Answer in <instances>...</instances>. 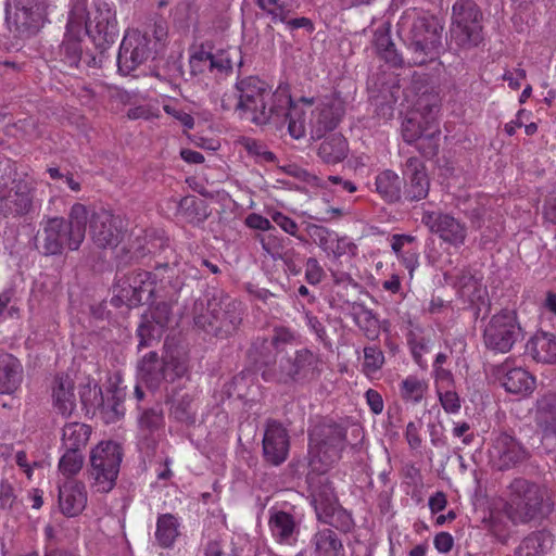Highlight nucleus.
<instances>
[{
	"label": "nucleus",
	"mask_w": 556,
	"mask_h": 556,
	"mask_svg": "<svg viewBox=\"0 0 556 556\" xmlns=\"http://www.w3.org/2000/svg\"><path fill=\"white\" fill-rule=\"evenodd\" d=\"M553 507L547 489L533 481L515 478L508 485L505 510L515 523L542 520L553 511Z\"/></svg>",
	"instance_id": "1"
},
{
	"label": "nucleus",
	"mask_w": 556,
	"mask_h": 556,
	"mask_svg": "<svg viewBox=\"0 0 556 556\" xmlns=\"http://www.w3.org/2000/svg\"><path fill=\"white\" fill-rule=\"evenodd\" d=\"M195 303L194 324L207 334L219 339L232 336L242 323L243 307L241 302L223 291H215L206 302Z\"/></svg>",
	"instance_id": "2"
},
{
	"label": "nucleus",
	"mask_w": 556,
	"mask_h": 556,
	"mask_svg": "<svg viewBox=\"0 0 556 556\" xmlns=\"http://www.w3.org/2000/svg\"><path fill=\"white\" fill-rule=\"evenodd\" d=\"M88 222L87 207L75 203L68 213V219L63 217L49 218L40 236L45 255H59L65 248L77 251L85 240Z\"/></svg>",
	"instance_id": "3"
},
{
	"label": "nucleus",
	"mask_w": 556,
	"mask_h": 556,
	"mask_svg": "<svg viewBox=\"0 0 556 556\" xmlns=\"http://www.w3.org/2000/svg\"><path fill=\"white\" fill-rule=\"evenodd\" d=\"M324 369L319 354L307 348L296 350L293 356L280 358L278 363L265 365L262 378L279 384L306 383L318 379Z\"/></svg>",
	"instance_id": "4"
},
{
	"label": "nucleus",
	"mask_w": 556,
	"mask_h": 556,
	"mask_svg": "<svg viewBox=\"0 0 556 556\" xmlns=\"http://www.w3.org/2000/svg\"><path fill=\"white\" fill-rule=\"evenodd\" d=\"M235 94H225L222 99L224 110H235L241 117L251 122H264L267 116L263 101H268L270 86L257 76H247L238 79L235 85Z\"/></svg>",
	"instance_id": "5"
},
{
	"label": "nucleus",
	"mask_w": 556,
	"mask_h": 556,
	"mask_svg": "<svg viewBox=\"0 0 556 556\" xmlns=\"http://www.w3.org/2000/svg\"><path fill=\"white\" fill-rule=\"evenodd\" d=\"M346 428L332 420H324L309 432V464L320 471L341 458L345 448Z\"/></svg>",
	"instance_id": "6"
},
{
	"label": "nucleus",
	"mask_w": 556,
	"mask_h": 556,
	"mask_svg": "<svg viewBox=\"0 0 556 556\" xmlns=\"http://www.w3.org/2000/svg\"><path fill=\"white\" fill-rule=\"evenodd\" d=\"M443 22L434 15H421L414 20L409 31L410 62L421 66L437 60L443 50Z\"/></svg>",
	"instance_id": "7"
},
{
	"label": "nucleus",
	"mask_w": 556,
	"mask_h": 556,
	"mask_svg": "<svg viewBox=\"0 0 556 556\" xmlns=\"http://www.w3.org/2000/svg\"><path fill=\"white\" fill-rule=\"evenodd\" d=\"M484 39L483 13L472 0H457L452 7L450 46L471 49Z\"/></svg>",
	"instance_id": "8"
},
{
	"label": "nucleus",
	"mask_w": 556,
	"mask_h": 556,
	"mask_svg": "<svg viewBox=\"0 0 556 556\" xmlns=\"http://www.w3.org/2000/svg\"><path fill=\"white\" fill-rule=\"evenodd\" d=\"M268 101H264V111L267 115L264 122H253L256 125L273 124L277 129L288 124V132L294 139L305 136V113L295 104L286 90L269 92Z\"/></svg>",
	"instance_id": "9"
},
{
	"label": "nucleus",
	"mask_w": 556,
	"mask_h": 556,
	"mask_svg": "<svg viewBox=\"0 0 556 556\" xmlns=\"http://www.w3.org/2000/svg\"><path fill=\"white\" fill-rule=\"evenodd\" d=\"M123 458L122 446L113 441L100 442L90 452L89 476L98 492H110L119 472Z\"/></svg>",
	"instance_id": "10"
},
{
	"label": "nucleus",
	"mask_w": 556,
	"mask_h": 556,
	"mask_svg": "<svg viewBox=\"0 0 556 556\" xmlns=\"http://www.w3.org/2000/svg\"><path fill=\"white\" fill-rule=\"evenodd\" d=\"M106 23L104 36L112 39L118 37V28L115 11L104 1H94L88 9L86 2L77 1L73 4L68 14V30L87 34V25L100 27Z\"/></svg>",
	"instance_id": "11"
},
{
	"label": "nucleus",
	"mask_w": 556,
	"mask_h": 556,
	"mask_svg": "<svg viewBox=\"0 0 556 556\" xmlns=\"http://www.w3.org/2000/svg\"><path fill=\"white\" fill-rule=\"evenodd\" d=\"M484 344L489 350L507 353L514 344L523 339L520 325L514 312L503 311L492 316L483 332Z\"/></svg>",
	"instance_id": "12"
},
{
	"label": "nucleus",
	"mask_w": 556,
	"mask_h": 556,
	"mask_svg": "<svg viewBox=\"0 0 556 556\" xmlns=\"http://www.w3.org/2000/svg\"><path fill=\"white\" fill-rule=\"evenodd\" d=\"M31 181L27 178L9 177L0 180V214L4 217L9 215L21 216L27 214L33 206Z\"/></svg>",
	"instance_id": "13"
},
{
	"label": "nucleus",
	"mask_w": 556,
	"mask_h": 556,
	"mask_svg": "<svg viewBox=\"0 0 556 556\" xmlns=\"http://www.w3.org/2000/svg\"><path fill=\"white\" fill-rule=\"evenodd\" d=\"M150 38L138 29H129L124 35L117 54L118 72L129 75L152 55Z\"/></svg>",
	"instance_id": "14"
},
{
	"label": "nucleus",
	"mask_w": 556,
	"mask_h": 556,
	"mask_svg": "<svg viewBox=\"0 0 556 556\" xmlns=\"http://www.w3.org/2000/svg\"><path fill=\"white\" fill-rule=\"evenodd\" d=\"M46 14V0H15L14 12L7 10V20L21 36H31L42 27Z\"/></svg>",
	"instance_id": "15"
},
{
	"label": "nucleus",
	"mask_w": 556,
	"mask_h": 556,
	"mask_svg": "<svg viewBox=\"0 0 556 556\" xmlns=\"http://www.w3.org/2000/svg\"><path fill=\"white\" fill-rule=\"evenodd\" d=\"M93 243L100 249H114L123 239V223L110 211L100 208L88 217Z\"/></svg>",
	"instance_id": "16"
},
{
	"label": "nucleus",
	"mask_w": 556,
	"mask_h": 556,
	"mask_svg": "<svg viewBox=\"0 0 556 556\" xmlns=\"http://www.w3.org/2000/svg\"><path fill=\"white\" fill-rule=\"evenodd\" d=\"M489 457L493 467L507 470L529 458V452L514 437L501 432L492 441Z\"/></svg>",
	"instance_id": "17"
},
{
	"label": "nucleus",
	"mask_w": 556,
	"mask_h": 556,
	"mask_svg": "<svg viewBox=\"0 0 556 556\" xmlns=\"http://www.w3.org/2000/svg\"><path fill=\"white\" fill-rule=\"evenodd\" d=\"M421 222L445 243L459 248L465 244L467 226L454 216L441 212H425Z\"/></svg>",
	"instance_id": "18"
},
{
	"label": "nucleus",
	"mask_w": 556,
	"mask_h": 556,
	"mask_svg": "<svg viewBox=\"0 0 556 556\" xmlns=\"http://www.w3.org/2000/svg\"><path fill=\"white\" fill-rule=\"evenodd\" d=\"M262 445L265 462L271 466L283 464L290 451V435L287 428L276 419H267Z\"/></svg>",
	"instance_id": "19"
},
{
	"label": "nucleus",
	"mask_w": 556,
	"mask_h": 556,
	"mask_svg": "<svg viewBox=\"0 0 556 556\" xmlns=\"http://www.w3.org/2000/svg\"><path fill=\"white\" fill-rule=\"evenodd\" d=\"M150 280L149 271H139L132 277L127 278L123 281V285L118 286L119 292L112 296L111 304L114 307H127L138 306L144 296L149 298L153 294L154 288Z\"/></svg>",
	"instance_id": "20"
},
{
	"label": "nucleus",
	"mask_w": 556,
	"mask_h": 556,
	"mask_svg": "<svg viewBox=\"0 0 556 556\" xmlns=\"http://www.w3.org/2000/svg\"><path fill=\"white\" fill-rule=\"evenodd\" d=\"M344 114L342 103L337 99L321 102L311 112V135L313 139H320L326 132L333 130Z\"/></svg>",
	"instance_id": "21"
},
{
	"label": "nucleus",
	"mask_w": 556,
	"mask_h": 556,
	"mask_svg": "<svg viewBox=\"0 0 556 556\" xmlns=\"http://www.w3.org/2000/svg\"><path fill=\"white\" fill-rule=\"evenodd\" d=\"M164 427V412L161 405L144 408L138 416V444L140 448L153 452L159 442V432Z\"/></svg>",
	"instance_id": "22"
},
{
	"label": "nucleus",
	"mask_w": 556,
	"mask_h": 556,
	"mask_svg": "<svg viewBox=\"0 0 556 556\" xmlns=\"http://www.w3.org/2000/svg\"><path fill=\"white\" fill-rule=\"evenodd\" d=\"M238 54L237 49L220 50L216 53L200 50L192 54L189 60L190 71L192 75L210 73H228L232 70L231 55Z\"/></svg>",
	"instance_id": "23"
},
{
	"label": "nucleus",
	"mask_w": 556,
	"mask_h": 556,
	"mask_svg": "<svg viewBox=\"0 0 556 556\" xmlns=\"http://www.w3.org/2000/svg\"><path fill=\"white\" fill-rule=\"evenodd\" d=\"M403 175L406 179L405 198L409 201H420L429 193L430 181L424 163L415 156L408 157L404 165Z\"/></svg>",
	"instance_id": "24"
},
{
	"label": "nucleus",
	"mask_w": 556,
	"mask_h": 556,
	"mask_svg": "<svg viewBox=\"0 0 556 556\" xmlns=\"http://www.w3.org/2000/svg\"><path fill=\"white\" fill-rule=\"evenodd\" d=\"M496 377L504 389L513 394H529L534 390L535 379L521 367L510 368L507 363L495 370Z\"/></svg>",
	"instance_id": "25"
},
{
	"label": "nucleus",
	"mask_w": 556,
	"mask_h": 556,
	"mask_svg": "<svg viewBox=\"0 0 556 556\" xmlns=\"http://www.w3.org/2000/svg\"><path fill=\"white\" fill-rule=\"evenodd\" d=\"M151 321L139 326L137 333L139 337V348L151 345V341L160 337L162 330L167 327L172 320V306L167 302L157 303L151 311Z\"/></svg>",
	"instance_id": "26"
},
{
	"label": "nucleus",
	"mask_w": 556,
	"mask_h": 556,
	"mask_svg": "<svg viewBox=\"0 0 556 556\" xmlns=\"http://www.w3.org/2000/svg\"><path fill=\"white\" fill-rule=\"evenodd\" d=\"M418 111L407 116L402 123V136L407 143H414L426 131V121L438 113L435 103H425L424 99L418 101Z\"/></svg>",
	"instance_id": "27"
},
{
	"label": "nucleus",
	"mask_w": 556,
	"mask_h": 556,
	"mask_svg": "<svg viewBox=\"0 0 556 556\" xmlns=\"http://www.w3.org/2000/svg\"><path fill=\"white\" fill-rule=\"evenodd\" d=\"M87 503V493L81 482L71 480L59 489V506L61 511L74 517L83 511Z\"/></svg>",
	"instance_id": "28"
},
{
	"label": "nucleus",
	"mask_w": 556,
	"mask_h": 556,
	"mask_svg": "<svg viewBox=\"0 0 556 556\" xmlns=\"http://www.w3.org/2000/svg\"><path fill=\"white\" fill-rule=\"evenodd\" d=\"M53 409L63 417H70L76 408L74 382L68 376H58L52 387Z\"/></svg>",
	"instance_id": "29"
},
{
	"label": "nucleus",
	"mask_w": 556,
	"mask_h": 556,
	"mask_svg": "<svg viewBox=\"0 0 556 556\" xmlns=\"http://www.w3.org/2000/svg\"><path fill=\"white\" fill-rule=\"evenodd\" d=\"M268 525L278 543L293 545L296 542L300 529L291 514L282 510L275 511L270 515Z\"/></svg>",
	"instance_id": "30"
},
{
	"label": "nucleus",
	"mask_w": 556,
	"mask_h": 556,
	"mask_svg": "<svg viewBox=\"0 0 556 556\" xmlns=\"http://www.w3.org/2000/svg\"><path fill=\"white\" fill-rule=\"evenodd\" d=\"M83 33L70 31L68 23L66 24L65 38L59 47V61L62 70L68 72L77 68L83 60V49L80 45V35Z\"/></svg>",
	"instance_id": "31"
},
{
	"label": "nucleus",
	"mask_w": 556,
	"mask_h": 556,
	"mask_svg": "<svg viewBox=\"0 0 556 556\" xmlns=\"http://www.w3.org/2000/svg\"><path fill=\"white\" fill-rule=\"evenodd\" d=\"M23 367L20 361L11 354L0 355V393L11 394L21 384Z\"/></svg>",
	"instance_id": "32"
},
{
	"label": "nucleus",
	"mask_w": 556,
	"mask_h": 556,
	"mask_svg": "<svg viewBox=\"0 0 556 556\" xmlns=\"http://www.w3.org/2000/svg\"><path fill=\"white\" fill-rule=\"evenodd\" d=\"M536 425L542 429L545 437L556 435V394L547 393L536 401L535 409Z\"/></svg>",
	"instance_id": "33"
},
{
	"label": "nucleus",
	"mask_w": 556,
	"mask_h": 556,
	"mask_svg": "<svg viewBox=\"0 0 556 556\" xmlns=\"http://www.w3.org/2000/svg\"><path fill=\"white\" fill-rule=\"evenodd\" d=\"M527 351L540 363H556V337L548 332H536L528 342Z\"/></svg>",
	"instance_id": "34"
},
{
	"label": "nucleus",
	"mask_w": 556,
	"mask_h": 556,
	"mask_svg": "<svg viewBox=\"0 0 556 556\" xmlns=\"http://www.w3.org/2000/svg\"><path fill=\"white\" fill-rule=\"evenodd\" d=\"M312 504L319 521L328 517V514L339 506L331 482L328 480L319 481L312 493Z\"/></svg>",
	"instance_id": "35"
},
{
	"label": "nucleus",
	"mask_w": 556,
	"mask_h": 556,
	"mask_svg": "<svg viewBox=\"0 0 556 556\" xmlns=\"http://www.w3.org/2000/svg\"><path fill=\"white\" fill-rule=\"evenodd\" d=\"M552 545L553 535L548 531H533L521 541L516 556H545Z\"/></svg>",
	"instance_id": "36"
},
{
	"label": "nucleus",
	"mask_w": 556,
	"mask_h": 556,
	"mask_svg": "<svg viewBox=\"0 0 556 556\" xmlns=\"http://www.w3.org/2000/svg\"><path fill=\"white\" fill-rule=\"evenodd\" d=\"M169 416L186 426L194 425L197 421L194 396L190 393H175L170 400Z\"/></svg>",
	"instance_id": "37"
},
{
	"label": "nucleus",
	"mask_w": 556,
	"mask_h": 556,
	"mask_svg": "<svg viewBox=\"0 0 556 556\" xmlns=\"http://www.w3.org/2000/svg\"><path fill=\"white\" fill-rule=\"evenodd\" d=\"M317 153L325 163L337 164L348 156L349 146L341 134H333L324 139Z\"/></svg>",
	"instance_id": "38"
},
{
	"label": "nucleus",
	"mask_w": 556,
	"mask_h": 556,
	"mask_svg": "<svg viewBox=\"0 0 556 556\" xmlns=\"http://www.w3.org/2000/svg\"><path fill=\"white\" fill-rule=\"evenodd\" d=\"M313 556H340L343 545L331 529L317 531L312 538Z\"/></svg>",
	"instance_id": "39"
},
{
	"label": "nucleus",
	"mask_w": 556,
	"mask_h": 556,
	"mask_svg": "<svg viewBox=\"0 0 556 556\" xmlns=\"http://www.w3.org/2000/svg\"><path fill=\"white\" fill-rule=\"evenodd\" d=\"M91 428L85 424H66L63 428L62 448L83 452L88 443Z\"/></svg>",
	"instance_id": "40"
},
{
	"label": "nucleus",
	"mask_w": 556,
	"mask_h": 556,
	"mask_svg": "<svg viewBox=\"0 0 556 556\" xmlns=\"http://www.w3.org/2000/svg\"><path fill=\"white\" fill-rule=\"evenodd\" d=\"M141 379L150 387L157 388L164 380L163 359L155 352L146 355L138 366Z\"/></svg>",
	"instance_id": "41"
},
{
	"label": "nucleus",
	"mask_w": 556,
	"mask_h": 556,
	"mask_svg": "<svg viewBox=\"0 0 556 556\" xmlns=\"http://www.w3.org/2000/svg\"><path fill=\"white\" fill-rule=\"evenodd\" d=\"M376 190L388 202H396L401 198V179L399 175L386 169L376 177Z\"/></svg>",
	"instance_id": "42"
},
{
	"label": "nucleus",
	"mask_w": 556,
	"mask_h": 556,
	"mask_svg": "<svg viewBox=\"0 0 556 556\" xmlns=\"http://www.w3.org/2000/svg\"><path fill=\"white\" fill-rule=\"evenodd\" d=\"M440 129L434 116L426 121V131L415 141L418 151L426 157H432L439 150Z\"/></svg>",
	"instance_id": "43"
},
{
	"label": "nucleus",
	"mask_w": 556,
	"mask_h": 556,
	"mask_svg": "<svg viewBox=\"0 0 556 556\" xmlns=\"http://www.w3.org/2000/svg\"><path fill=\"white\" fill-rule=\"evenodd\" d=\"M177 212L189 223H201L208 216L205 202L194 195L184 197L177 205Z\"/></svg>",
	"instance_id": "44"
},
{
	"label": "nucleus",
	"mask_w": 556,
	"mask_h": 556,
	"mask_svg": "<svg viewBox=\"0 0 556 556\" xmlns=\"http://www.w3.org/2000/svg\"><path fill=\"white\" fill-rule=\"evenodd\" d=\"M457 287L460 296L472 304L483 300L485 295V288L480 280L468 271H464L458 276Z\"/></svg>",
	"instance_id": "45"
},
{
	"label": "nucleus",
	"mask_w": 556,
	"mask_h": 556,
	"mask_svg": "<svg viewBox=\"0 0 556 556\" xmlns=\"http://www.w3.org/2000/svg\"><path fill=\"white\" fill-rule=\"evenodd\" d=\"M178 536V522L177 519L170 515L165 514L159 517L156 522L155 538L159 544L163 547H169Z\"/></svg>",
	"instance_id": "46"
},
{
	"label": "nucleus",
	"mask_w": 556,
	"mask_h": 556,
	"mask_svg": "<svg viewBox=\"0 0 556 556\" xmlns=\"http://www.w3.org/2000/svg\"><path fill=\"white\" fill-rule=\"evenodd\" d=\"M84 462L85 457L81 451L64 450L59 460V470L64 477L72 478L81 470Z\"/></svg>",
	"instance_id": "47"
},
{
	"label": "nucleus",
	"mask_w": 556,
	"mask_h": 556,
	"mask_svg": "<svg viewBox=\"0 0 556 556\" xmlns=\"http://www.w3.org/2000/svg\"><path fill=\"white\" fill-rule=\"evenodd\" d=\"M426 390V382L413 376L407 377L401 384V395L403 400L412 403L420 402Z\"/></svg>",
	"instance_id": "48"
},
{
	"label": "nucleus",
	"mask_w": 556,
	"mask_h": 556,
	"mask_svg": "<svg viewBox=\"0 0 556 556\" xmlns=\"http://www.w3.org/2000/svg\"><path fill=\"white\" fill-rule=\"evenodd\" d=\"M320 521L344 533L350 532L354 527V521L351 514L343 509L340 505L336 507L331 513H329L328 517H325Z\"/></svg>",
	"instance_id": "49"
},
{
	"label": "nucleus",
	"mask_w": 556,
	"mask_h": 556,
	"mask_svg": "<svg viewBox=\"0 0 556 556\" xmlns=\"http://www.w3.org/2000/svg\"><path fill=\"white\" fill-rule=\"evenodd\" d=\"M306 231L311 239L316 243L320 249L325 252H333L332 250V241H333V232L327 229L324 226L316 224H308L306 226Z\"/></svg>",
	"instance_id": "50"
},
{
	"label": "nucleus",
	"mask_w": 556,
	"mask_h": 556,
	"mask_svg": "<svg viewBox=\"0 0 556 556\" xmlns=\"http://www.w3.org/2000/svg\"><path fill=\"white\" fill-rule=\"evenodd\" d=\"M384 364L383 352L377 346L364 348V371L369 375L379 370Z\"/></svg>",
	"instance_id": "51"
},
{
	"label": "nucleus",
	"mask_w": 556,
	"mask_h": 556,
	"mask_svg": "<svg viewBox=\"0 0 556 556\" xmlns=\"http://www.w3.org/2000/svg\"><path fill=\"white\" fill-rule=\"evenodd\" d=\"M267 2L273 5L271 9L268 8L267 13L271 15L275 22H286L289 14L296 9L294 0H267Z\"/></svg>",
	"instance_id": "52"
},
{
	"label": "nucleus",
	"mask_w": 556,
	"mask_h": 556,
	"mask_svg": "<svg viewBox=\"0 0 556 556\" xmlns=\"http://www.w3.org/2000/svg\"><path fill=\"white\" fill-rule=\"evenodd\" d=\"M356 323L368 339L374 340L378 337V319L375 317L371 311L364 308L357 317Z\"/></svg>",
	"instance_id": "53"
},
{
	"label": "nucleus",
	"mask_w": 556,
	"mask_h": 556,
	"mask_svg": "<svg viewBox=\"0 0 556 556\" xmlns=\"http://www.w3.org/2000/svg\"><path fill=\"white\" fill-rule=\"evenodd\" d=\"M163 370L165 374L164 380L173 382L176 378L185 376L188 368L185 362L168 356L163 358Z\"/></svg>",
	"instance_id": "54"
},
{
	"label": "nucleus",
	"mask_w": 556,
	"mask_h": 556,
	"mask_svg": "<svg viewBox=\"0 0 556 556\" xmlns=\"http://www.w3.org/2000/svg\"><path fill=\"white\" fill-rule=\"evenodd\" d=\"M106 23L102 22L100 27H93L90 26V24L87 25V35L93 40L94 45L101 50L104 51L110 45L115 42L117 37H113L110 39L109 37L104 36V30Z\"/></svg>",
	"instance_id": "55"
},
{
	"label": "nucleus",
	"mask_w": 556,
	"mask_h": 556,
	"mask_svg": "<svg viewBox=\"0 0 556 556\" xmlns=\"http://www.w3.org/2000/svg\"><path fill=\"white\" fill-rule=\"evenodd\" d=\"M103 414L106 422H115L124 416L125 409L123 403L115 396L112 395L108 399L106 403L103 404Z\"/></svg>",
	"instance_id": "56"
},
{
	"label": "nucleus",
	"mask_w": 556,
	"mask_h": 556,
	"mask_svg": "<svg viewBox=\"0 0 556 556\" xmlns=\"http://www.w3.org/2000/svg\"><path fill=\"white\" fill-rule=\"evenodd\" d=\"M438 394L440 403L445 412L456 413L460 408L459 396L455 391L450 390L448 388L441 390V387H439Z\"/></svg>",
	"instance_id": "57"
},
{
	"label": "nucleus",
	"mask_w": 556,
	"mask_h": 556,
	"mask_svg": "<svg viewBox=\"0 0 556 556\" xmlns=\"http://www.w3.org/2000/svg\"><path fill=\"white\" fill-rule=\"evenodd\" d=\"M271 219L275 224H277L283 231L287 233L296 237L299 240L306 242L302 237L298 236L299 226L298 224L285 215L281 212H275L271 214Z\"/></svg>",
	"instance_id": "58"
},
{
	"label": "nucleus",
	"mask_w": 556,
	"mask_h": 556,
	"mask_svg": "<svg viewBox=\"0 0 556 556\" xmlns=\"http://www.w3.org/2000/svg\"><path fill=\"white\" fill-rule=\"evenodd\" d=\"M422 422L420 420L409 421L406 426L405 439L412 450H418L421 446L422 440L419 434Z\"/></svg>",
	"instance_id": "59"
},
{
	"label": "nucleus",
	"mask_w": 556,
	"mask_h": 556,
	"mask_svg": "<svg viewBox=\"0 0 556 556\" xmlns=\"http://www.w3.org/2000/svg\"><path fill=\"white\" fill-rule=\"evenodd\" d=\"M324 277V269L320 267L318 261L309 257L305 264V278L311 285H317Z\"/></svg>",
	"instance_id": "60"
},
{
	"label": "nucleus",
	"mask_w": 556,
	"mask_h": 556,
	"mask_svg": "<svg viewBox=\"0 0 556 556\" xmlns=\"http://www.w3.org/2000/svg\"><path fill=\"white\" fill-rule=\"evenodd\" d=\"M48 173L53 180L66 184L71 190L75 192L80 190V184L74 179L73 174L68 172L63 174L58 167H49Z\"/></svg>",
	"instance_id": "61"
},
{
	"label": "nucleus",
	"mask_w": 556,
	"mask_h": 556,
	"mask_svg": "<svg viewBox=\"0 0 556 556\" xmlns=\"http://www.w3.org/2000/svg\"><path fill=\"white\" fill-rule=\"evenodd\" d=\"M245 148L250 154L260 156L266 162H273L276 159L273 152L266 150L265 147L256 140L249 139L245 143Z\"/></svg>",
	"instance_id": "62"
},
{
	"label": "nucleus",
	"mask_w": 556,
	"mask_h": 556,
	"mask_svg": "<svg viewBox=\"0 0 556 556\" xmlns=\"http://www.w3.org/2000/svg\"><path fill=\"white\" fill-rule=\"evenodd\" d=\"M305 320L309 329L316 334L317 339L327 344V331L320 320L311 312H305Z\"/></svg>",
	"instance_id": "63"
},
{
	"label": "nucleus",
	"mask_w": 556,
	"mask_h": 556,
	"mask_svg": "<svg viewBox=\"0 0 556 556\" xmlns=\"http://www.w3.org/2000/svg\"><path fill=\"white\" fill-rule=\"evenodd\" d=\"M15 501L13 486L7 480L0 481V508L9 509Z\"/></svg>",
	"instance_id": "64"
}]
</instances>
